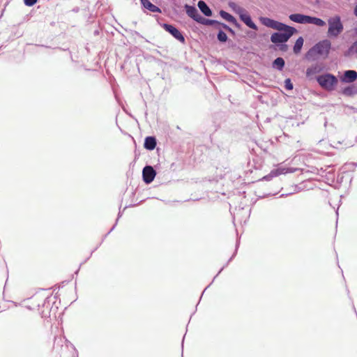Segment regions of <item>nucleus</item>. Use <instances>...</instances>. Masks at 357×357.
Here are the masks:
<instances>
[{
	"mask_svg": "<svg viewBox=\"0 0 357 357\" xmlns=\"http://www.w3.org/2000/svg\"><path fill=\"white\" fill-rule=\"evenodd\" d=\"M331 47V43L329 40H323L312 48L307 52L305 57L307 60L314 61L316 60L318 56L326 58L329 54Z\"/></svg>",
	"mask_w": 357,
	"mask_h": 357,
	"instance_id": "1",
	"label": "nucleus"
},
{
	"mask_svg": "<svg viewBox=\"0 0 357 357\" xmlns=\"http://www.w3.org/2000/svg\"><path fill=\"white\" fill-rule=\"evenodd\" d=\"M280 33L276 32L271 35V40L273 43H282L287 42L291 36L296 32V29L294 27L284 24L282 29L279 30Z\"/></svg>",
	"mask_w": 357,
	"mask_h": 357,
	"instance_id": "2",
	"label": "nucleus"
},
{
	"mask_svg": "<svg viewBox=\"0 0 357 357\" xmlns=\"http://www.w3.org/2000/svg\"><path fill=\"white\" fill-rule=\"evenodd\" d=\"M289 19L294 22L300 24H312L318 26L326 25V22L320 18L303 14H291L289 15Z\"/></svg>",
	"mask_w": 357,
	"mask_h": 357,
	"instance_id": "3",
	"label": "nucleus"
},
{
	"mask_svg": "<svg viewBox=\"0 0 357 357\" xmlns=\"http://www.w3.org/2000/svg\"><path fill=\"white\" fill-rule=\"evenodd\" d=\"M317 81L324 89L328 91H333L338 84L337 78L330 73L318 76Z\"/></svg>",
	"mask_w": 357,
	"mask_h": 357,
	"instance_id": "4",
	"label": "nucleus"
},
{
	"mask_svg": "<svg viewBox=\"0 0 357 357\" xmlns=\"http://www.w3.org/2000/svg\"><path fill=\"white\" fill-rule=\"evenodd\" d=\"M328 36L329 37L336 38L343 31L344 26L339 15H335L328 20Z\"/></svg>",
	"mask_w": 357,
	"mask_h": 357,
	"instance_id": "5",
	"label": "nucleus"
},
{
	"mask_svg": "<svg viewBox=\"0 0 357 357\" xmlns=\"http://www.w3.org/2000/svg\"><path fill=\"white\" fill-rule=\"evenodd\" d=\"M296 171L293 168L279 167L273 169L268 175L263 177L265 181H271L273 178L278 176L281 174H285L287 173H293Z\"/></svg>",
	"mask_w": 357,
	"mask_h": 357,
	"instance_id": "6",
	"label": "nucleus"
},
{
	"mask_svg": "<svg viewBox=\"0 0 357 357\" xmlns=\"http://www.w3.org/2000/svg\"><path fill=\"white\" fill-rule=\"evenodd\" d=\"M259 21L263 25L275 30L282 29L284 26V24L266 17H260Z\"/></svg>",
	"mask_w": 357,
	"mask_h": 357,
	"instance_id": "7",
	"label": "nucleus"
},
{
	"mask_svg": "<svg viewBox=\"0 0 357 357\" xmlns=\"http://www.w3.org/2000/svg\"><path fill=\"white\" fill-rule=\"evenodd\" d=\"M156 175V172L153 167L145 166L142 171L143 180L146 183H151Z\"/></svg>",
	"mask_w": 357,
	"mask_h": 357,
	"instance_id": "8",
	"label": "nucleus"
},
{
	"mask_svg": "<svg viewBox=\"0 0 357 357\" xmlns=\"http://www.w3.org/2000/svg\"><path fill=\"white\" fill-rule=\"evenodd\" d=\"M163 27L165 29V31L171 33L176 39L178 40L182 43L185 42V38L183 36L176 27L167 24H164Z\"/></svg>",
	"mask_w": 357,
	"mask_h": 357,
	"instance_id": "9",
	"label": "nucleus"
},
{
	"mask_svg": "<svg viewBox=\"0 0 357 357\" xmlns=\"http://www.w3.org/2000/svg\"><path fill=\"white\" fill-rule=\"evenodd\" d=\"M239 17L241 20L249 28L255 31L258 29L257 26L252 22L250 15L246 10L239 16Z\"/></svg>",
	"mask_w": 357,
	"mask_h": 357,
	"instance_id": "10",
	"label": "nucleus"
},
{
	"mask_svg": "<svg viewBox=\"0 0 357 357\" xmlns=\"http://www.w3.org/2000/svg\"><path fill=\"white\" fill-rule=\"evenodd\" d=\"M357 79V72L352 70H346L344 73L342 77L341 78L342 82L346 83H351L354 82Z\"/></svg>",
	"mask_w": 357,
	"mask_h": 357,
	"instance_id": "11",
	"label": "nucleus"
},
{
	"mask_svg": "<svg viewBox=\"0 0 357 357\" xmlns=\"http://www.w3.org/2000/svg\"><path fill=\"white\" fill-rule=\"evenodd\" d=\"M185 8L187 15L191 18H192L195 21L197 22L199 20V17H200L201 15L199 14L198 10L196 9V8L186 4L185 5Z\"/></svg>",
	"mask_w": 357,
	"mask_h": 357,
	"instance_id": "12",
	"label": "nucleus"
},
{
	"mask_svg": "<svg viewBox=\"0 0 357 357\" xmlns=\"http://www.w3.org/2000/svg\"><path fill=\"white\" fill-rule=\"evenodd\" d=\"M322 70V68L319 64H314L306 70V76L307 77H312L313 75L320 73Z\"/></svg>",
	"mask_w": 357,
	"mask_h": 357,
	"instance_id": "13",
	"label": "nucleus"
},
{
	"mask_svg": "<svg viewBox=\"0 0 357 357\" xmlns=\"http://www.w3.org/2000/svg\"><path fill=\"white\" fill-rule=\"evenodd\" d=\"M141 1V3L142 4V6L148 9L149 10H150L151 12H153V13H160V9L153 5L151 2H150L149 0H140Z\"/></svg>",
	"mask_w": 357,
	"mask_h": 357,
	"instance_id": "14",
	"label": "nucleus"
},
{
	"mask_svg": "<svg viewBox=\"0 0 357 357\" xmlns=\"http://www.w3.org/2000/svg\"><path fill=\"white\" fill-rule=\"evenodd\" d=\"M199 10L208 17L212 15V11L204 1H199L197 4Z\"/></svg>",
	"mask_w": 357,
	"mask_h": 357,
	"instance_id": "15",
	"label": "nucleus"
},
{
	"mask_svg": "<svg viewBox=\"0 0 357 357\" xmlns=\"http://www.w3.org/2000/svg\"><path fill=\"white\" fill-rule=\"evenodd\" d=\"M156 146V140L153 137H147L145 139L144 147L148 150H153Z\"/></svg>",
	"mask_w": 357,
	"mask_h": 357,
	"instance_id": "16",
	"label": "nucleus"
},
{
	"mask_svg": "<svg viewBox=\"0 0 357 357\" xmlns=\"http://www.w3.org/2000/svg\"><path fill=\"white\" fill-rule=\"evenodd\" d=\"M228 5H229V8L235 13L238 15V16H240L245 10V8H243V7L240 6L239 5H238L237 3H236L235 2H233V1L229 2Z\"/></svg>",
	"mask_w": 357,
	"mask_h": 357,
	"instance_id": "17",
	"label": "nucleus"
},
{
	"mask_svg": "<svg viewBox=\"0 0 357 357\" xmlns=\"http://www.w3.org/2000/svg\"><path fill=\"white\" fill-rule=\"evenodd\" d=\"M342 94L347 96H351L357 94V86L355 85H351L342 90Z\"/></svg>",
	"mask_w": 357,
	"mask_h": 357,
	"instance_id": "18",
	"label": "nucleus"
},
{
	"mask_svg": "<svg viewBox=\"0 0 357 357\" xmlns=\"http://www.w3.org/2000/svg\"><path fill=\"white\" fill-rule=\"evenodd\" d=\"M220 15L223 19L227 20V22L232 23L234 24H237V21H236V18L234 17H233L231 15H230L229 13H228L224 10H220Z\"/></svg>",
	"mask_w": 357,
	"mask_h": 357,
	"instance_id": "19",
	"label": "nucleus"
},
{
	"mask_svg": "<svg viewBox=\"0 0 357 357\" xmlns=\"http://www.w3.org/2000/svg\"><path fill=\"white\" fill-rule=\"evenodd\" d=\"M303 38L302 37H299L296 43H295V45L294 46V52L295 54H298L301 52V48L303 45Z\"/></svg>",
	"mask_w": 357,
	"mask_h": 357,
	"instance_id": "20",
	"label": "nucleus"
},
{
	"mask_svg": "<svg viewBox=\"0 0 357 357\" xmlns=\"http://www.w3.org/2000/svg\"><path fill=\"white\" fill-rule=\"evenodd\" d=\"M197 22H199L202 24H204V25H213L214 24L218 23L215 20L206 19L204 17H202V15L200 17H199V20H198Z\"/></svg>",
	"mask_w": 357,
	"mask_h": 357,
	"instance_id": "21",
	"label": "nucleus"
},
{
	"mask_svg": "<svg viewBox=\"0 0 357 357\" xmlns=\"http://www.w3.org/2000/svg\"><path fill=\"white\" fill-rule=\"evenodd\" d=\"M273 67L278 68V70H282L284 66V61L282 58L278 57L275 59L273 61Z\"/></svg>",
	"mask_w": 357,
	"mask_h": 357,
	"instance_id": "22",
	"label": "nucleus"
},
{
	"mask_svg": "<svg viewBox=\"0 0 357 357\" xmlns=\"http://www.w3.org/2000/svg\"><path fill=\"white\" fill-rule=\"evenodd\" d=\"M218 39L220 42H226L227 40V36L224 31H220L218 33Z\"/></svg>",
	"mask_w": 357,
	"mask_h": 357,
	"instance_id": "23",
	"label": "nucleus"
},
{
	"mask_svg": "<svg viewBox=\"0 0 357 357\" xmlns=\"http://www.w3.org/2000/svg\"><path fill=\"white\" fill-rule=\"evenodd\" d=\"M284 86H285L286 89H287V90H291L293 89V84L291 82V80L289 79H285Z\"/></svg>",
	"mask_w": 357,
	"mask_h": 357,
	"instance_id": "24",
	"label": "nucleus"
},
{
	"mask_svg": "<svg viewBox=\"0 0 357 357\" xmlns=\"http://www.w3.org/2000/svg\"><path fill=\"white\" fill-rule=\"evenodd\" d=\"M24 2L26 6H32L37 2V0H24Z\"/></svg>",
	"mask_w": 357,
	"mask_h": 357,
	"instance_id": "25",
	"label": "nucleus"
},
{
	"mask_svg": "<svg viewBox=\"0 0 357 357\" xmlns=\"http://www.w3.org/2000/svg\"><path fill=\"white\" fill-rule=\"evenodd\" d=\"M351 49L353 51L356 52L357 53V41L354 43V44L351 46Z\"/></svg>",
	"mask_w": 357,
	"mask_h": 357,
	"instance_id": "26",
	"label": "nucleus"
},
{
	"mask_svg": "<svg viewBox=\"0 0 357 357\" xmlns=\"http://www.w3.org/2000/svg\"><path fill=\"white\" fill-rule=\"evenodd\" d=\"M223 27L226 29L231 31V29L226 24H222Z\"/></svg>",
	"mask_w": 357,
	"mask_h": 357,
	"instance_id": "27",
	"label": "nucleus"
},
{
	"mask_svg": "<svg viewBox=\"0 0 357 357\" xmlns=\"http://www.w3.org/2000/svg\"><path fill=\"white\" fill-rule=\"evenodd\" d=\"M354 14L356 15V16H357V5L356 6V7L354 8Z\"/></svg>",
	"mask_w": 357,
	"mask_h": 357,
	"instance_id": "28",
	"label": "nucleus"
}]
</instances>
